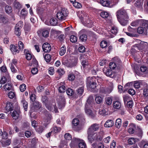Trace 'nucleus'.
I'll return each mask as SVG.
<instances>
[{"mask_svg": "<svg viewBox=\"0 0 148 148\" xmlns=\"http://www.w3.org/2000/svg\"><path fill=\"white\" fill-rule=\"evenodd\" d=\"M116 16L121 25L125 26L128 23L129 17L126 10L123 8L118 10L116 12Z\"/></svg>", "mask_w": 148, "mask_h": 148, "instance_id": "obj_1", "label": "nucleus"}, {"mask_svg": "<svg viewBox=\"0 0 148 148\" xmlns=\"http://www.w3.org/2000/svg\"><path fill=\"white\" fill-rule=\"evenodd\" d=\"M78 15L84 25L88 27H92L93 23L88 18V16L87 14L84 12L81 11Z\"/></svg>", "mask_w": 148, "mask_h": 148, "instance_id": "obj_2", "label": "nucleus"}, {"mask_svg": "<svg viewBox=\"0 0 148 148\" xmlns=\"http://www.w3.org/2000/svg\"><path fill=\"white\" fill-rule=\"evenodd\" d=\"M41 101L45 105L46 108L49 110L55 113H57L58 110L56 106L54 105H51L50 101L48 100L47 96H42Z\"/></svg>", "mask_w": 148, "mask_h": 148, "instance_id": "obj_3", "label": "nucleus"}, {"mask_svg": "<svg viewBox=\"0 0 148 148\" xmlns=\"http://www.w3.org/2000/svg\"><path fill=\"white\" fill-rule=\"evenodd\" d=\"M98 78L93 76L89 77L87 78V86L89 89H94L97 87L98 85L97 82H98Z\"/></svg>", "mask_w": 148, "mask_h": 148, "instance_id": "obj_4", "label": "nucleus"}, {"mask_svg": "<svg viewBox=\"0 0 148 148\" xmlns=\"http://www.w3.org/2000/svg\"><path fill=\"white\" fill-rule=\"evenodd\" d=\"M119 0H100V3L103 6L109 8L112 7L116 5Z\"/></svg>", "mask_w": 148, "mask_h": 148, "instance_id": "obj_5", "label": "nucleus"}, {"mask_svg": "<svg viewBox=\"0 0 148 148\" xmlns=\"http://www.w3.org/2000/svg\"><path fill=\"white\" fill-rule=\"evenodd\" d=\"M68 12L64 8L62 9L61 12H58L56 15L58 19L60 20H65L67 16Z\"/></svg>", "mask_w": 148, "mask_h": 148, "instance_id": "obj_6", "label": "nucleus"}, {"mask_svg": "<svg viewBox=\"0 0 148 148\" xmlns=\"http://www.w3.org/2000/svg\"><path fill=\"white\" fill-rule=\"evenodd\" d=\"M99 129V126L98 124L97 123L92 124L88 130V134H94V132L98 130Z\"/></svg>", "mask_w": 148, "mask_h": 148, "instance_id": "obj_7", "label": "nucleus"}, {"mask_svg": "<svg viewBox=\"0 0 148 148\" xmlns=\"http://www.w3.org/2000/svg\"><path fill=\"white\" fill-rule=\"evenodd\" d=\"M148 44L146 42H144V41H141L140 43L138 45V47L139 49L142 52L143 54L146 53L147 54V52H146L147 49H148Z\"/></svg>", "mask_w": 148, "mask_h": 148, "instance_id": "obj_8", "label": "nucleus"}, {"mask_svg": "<svg viewBox=\"0 0 148 148\" xmlns=\"http://www.w3.org/2000/svg\"><path fill=\"white\" fill-rule=\"evenodd\" d=\"M88 58V56L87 54H82L80 56V59L81 61V64L83 67H85L88 64L87 59Z\"/></svg>", "mask_w": 148, "mask_h": 148, "instance_id": "obj_9", "label": "nucleus"}, {"mask_svg": "<svg viewBox=\"0 0 148 148\" xmlns=\"http://www.w3.org/2000/svg\"><path fill=\"white\" fill-rule=\"evenodd\" d=\"M62 64L67 67L72 68L75 66L77 62L75 60L71 61V60H64L62 61Z\"/></svg>", "mask_w": 148, "mask_h": 148, "instance_id": "obj_10", "label": "nucleus"}, {"mask_svg": "<svg viewBox=\"0 0 148 148\" xmlns=\"http://www.w3.org/2000/svg\"><path fill=\"white\" fill-rule=\"evenodd\" d=\"M103 72L107 76L113 78L115 76L114 72L110 69L105 68L103 69Z\"/></svg>", "mask_w": 148, "mask_h": 148, "instance_id": "obj_11", "label": "nucleus"}, {"mask_svg": "<svg viewBox=\"0 0 148 148\" xmlns=\"http://www.w3.org/2000/svg\"><path fill=\"white\" fill-rule=\"evenodd\" d=\"M86 33L87 31L85 29H82L79 33V34L81 35L79 37V39L82 42H85L87 39L86 35L84 34H86Z\"/></svg>", "mask_w": 148, "mask_h": 148, "instance_id": "obj_12", "label": "nucleus"}, {"mask_svg": "<svg viewBox=\"0 0 148 148\" xmlns=\"http://www.w3.org/2000/svg\"><path fill=\"white\" fill-rule=\"evenodd\" d=\"M80 139L73 138L72 139L71 143L70 144V146L71 148H77V144L79 142Z\"/></svg>", "mask_w": 148, "mask_h": 148, "instance_id": "obj_13", "label": "nucleus"}, {"mask_svg": "<svg viewBox=\"0 0 148 148\" xmlns=\"http://www.w3.org/2000/svg\"><path fill=\"white\" fill-rule=\"evenodd\" d=\"M92 106H89L88 104L85 105V112L86 114L92 117H94L95 116V113H93L90 109V108Z\"/></svg>", "mask_w": 148, "mask_h": 148, "instance_id": "obj_14", "label": "nucleus"}, {"mask_svg": "<svg viewBox=\"0 0 148 148\" xmlns=\"http://www.w3.org/2000/svg\"><path fill=\"white\" fill-rule=\"evenodd\" d=\"M38 34L39 36L42 34L43 37L47 38L49 36V32L46 29H41L38 32Z\"/></svg>", "mask_w": 148, "mask_h": 148, "instance_id": "obj_15", "label": "nucleus"}, {"mask_svg": "<svg viewBox=\"0 0 148 148\" xmlns=\"http://www.w3.org/2000/svg\"><path fill=\"white\" fill-rule=\"evenodd\" d=\"M42 49L43 51L45 52H49L51 50V47L49 43L46 42L43 45Z\"/></svg>", "mask_w": 148, "mask_h": 148, "instance_id": "obj_16", "label": "nucleus"}, {"mask_svg": "<svg viewBox=\"0 0 148 148\" xmlns=\"http://www.w3.org/2000/svg\"><path fill=\"white\" fill-rule=\"evenodd\" d=\"M41 107V105L40 103L36 101V102L33 103L32 109L34 111L36 112L39 110Z\"/></svg>", "mask_w": 148, "mask_h": 148, "instance_id": "obj_17", "label": "nucleus"}, {"mask_svg": "<svg viewBox=\"0 0 148 148\" xmlns=\"http://www.w3.org/2000/svg\"><path fill=\"white\" fill-rule=\"evenodd\" d=\"M10 49L14 54H15L19 52V50L18 49V47L14 45L10 46Z\"/></svg>", "mask_w": 148, "mask_h": 148, "instance_id": "obj_18", "label": "nucleus"}, {"mask_svg": "<svg viewBox=\"0 0 148 148\" xmlns=\"http://www.w3.org/2000/svg\"><path fill=\"white\" fill-rule=\"evenodd\" d=\"M94 98L92 96H90L87 99L86 105L88 104L89 106H92L94 104Z\"/></svg>", "mask_w": 148, "mask_h": 148, "instance_id": "obj_19", "label": "nucleus"}, {"mask_svg": "<svg viewBox=\"0 0 148 148\" xmlns=\"http://www.w3.org/2000/svg\"><path fill=\"white\" fill-rule=\"evenodd\" d=\"M11 113L12 116L14 119L16 120L18 119L20 116V112L19 111L14 110Z\"/></svg>", "mask_w": 148, "mask_h": 148, "instance_id": "obj_20", "label": "nucleus"}, {"mask_svg": "<svg viewBox=\"0 0 148 148\" xmlns=\"http://www.w3.org/2000/svg\"><path fill=\"white\" fill-rule=\"evenodd\" d=\"M45 118L44 121L46 124H48L50 122V121L51 119L52 116L48 112L46 113L45 114Z\"/></svg>", "mask_w": 148, "mask_h": 148, "instance_id": "obj_21", "label": "nucleus"}, {"mask_svg": "<svg viewBox=\"0 0 148 148\" xmlns=\"http://www.w3.org/2000/svg\"><path fill=\"white\" fill-rule=\"evenodd\" d=\"M135 6L139 10H142L143 3L140 1H137L134 3Z\"/></svg>", "mask_w": 148, "mask_h": 148, "instance_id": "obj_22", "label": "nucleus"}, {"mask_svg": "<svg viewBox=\"0 0 148 148\" xmlns=\"http://www.w3.org/2000/svg\"><path fill=\"white\" fill-rule=\"evenodd\" d=\"M114 124V122L112 120H108L105 123L104 126L106 127H109L112 126Z\"/></svg>", "mask_w": 148, "mask_h": 148, "instance_id": "obj_23", "label": "nucleus"}, {"mask_svg": "<svg viewBox=\"0 0 148 148\" xmlns=\"http://www.w3.org/2000/svg\"><path fill=\"white\" fill-rule=\"evenodd\" d=\"M113 107L116 109H119L121 106V104L120 101H116L113 102Z\"/></svg>", "mask_w": 148, "mask_h": 148, "instance_id": "obj_24", "label": "nucleus"}, {"mask_svg": "<svg viewBox=\"0 0 148 148\" xmlns=\"http://www.w3.org/2000/svg\"><path fill=\"white\" fill-rule=\"evenodd\" d=\"M100 91L101 92L105 94H109L111 92V91L108 88L104 87L101 88Z\"/></svg>", "mask_w": 148, "mask_h": 148, "instance_id": "obj_25", "label": "nucleus"}, {"mask_svg": "<svg viewBox=\"0 0 148 148\" xmlns=\"http://www.w3.org/2000/svg\"><path fill=\"white\" fill-rule=\"evenodd\" d=\"M78 148H86V143L83 140L80 139L78 143Z\"/></svg>", "mask_w": 148, "mask_h": 148, "instance_id": "obj_26", "label": "nucleus"}, {"mask_svg": "<svg viewBox=\"0 0 148 148\" xmlns=\"http://www.w3.org/2000/svg\"><path fill=\"white\" fill-rule=\"evenodd\" d=\"M21 103L23 105L24 109L25 111H27V110L28 103L24 99H22L21 100Z\"/></svg>", "mask_w": 148, "mask_h": 148, "instance_id": "obj_27", "label": "nucleus"}, {"mask_svg": "<svg viewBox=\"0 0 148 148\" xmlns=\"http://www.w3.org/2000/svg\"><path fill=\"white\" fill-rule=\"evenodd\" d=\"M79 123V120L77 118L74 119L72 121L73 128L75 129Z\"/></svg>", "mask_w": 148, "mask_h": 148, "instance_id": "obj_28", "label": "nucleus"}, {"mask_svg": "<svg viewBox=\"0 0 148 148\" xmlns=\"http://www.w3.org/2000/svg\"><path fill=\"white\" fill-rule=\"evenodd\" d=\"M61 129L60 127L56 126L53 127L51 129V132L53 133H56L59 132L61 130Z\"/></svg>", "mask_w": 148, "mask_h": 148, "instance_id": "obj_29", "label": "nucleus"}, {"mask_svg": "<svg viewBox=\"0 0 148 148\" xmlns=\"http://www.w3.org/2000/svg\"><path fill=\"white\" fill-rule=\"evenodd\" d=\"M14 8L18 10L22 7V5L19 2L16 1H14Z\"/></svg>", "mask_w": 148, "mask_h": 148, "instance_id": "obj_30", "label": "nucleus"}, {"mask_svg": "<svg viewBox=\"0 0 148 148\" xmlns=\"http://www.w3.org/2000/svg\"><path fill=\"white\" fill-rule=\"evenodd\" d=\"M3 87L5 91L10 90L12 88V85L10 84L7 83L5 84Z\"/></svg>", "mask_w": 148, "mask_h": 148, "instance_id": "obj_31", "label": "nucleus"}, {"mask_svg": "<svg viewBox=\"0 0 148 148\" xmlns=\"http://www.w3.org/2000/svg\"><path fill=\"white\" fill-rule=\"evenodd\" d=\"M5 11L7 13L9 14L12 12V10L11 6L7 5L5 7Z\"/></svg>", "mask_w": 148, "mask_h": 148, "instance_id": "obj_32", "label": "nucleus"}, {"mask_svg": "<svg viewBox=\"0 0 148 148\" xmlns=\"http://www.w3.org/2000/svg\"><path fill=\"white\" fill-rule=\"evenodd\" d=\"M12 108V103L10 102H8L7 103L6 105V106L5 107V109L7 111V112H9L11 110Z\"/></svg>", "mask_w": 148, "mask_h": 148, "instance_id": "obj_33", "label": "nucleus"}, {"mask_svg": "<svg viewBox=\"0 0 148 148\" xmlns=\"http://www.w3.org/2000/svg\"><path fill=\"white\" fill-rule=\"evenodd\" d=\"M66 47L65 46L62 47L60 49L59 53L61 56H63L66 53Z\"/></svg>", "mask_w": 148, "mask_h": 148, "instance_id": "obj_34", "label": "nucleus"}, {"mask_svg": "<svg viewBox=\"0 0 148 148\" xmlns=\"http://www.w3.org/2000/svg\"><path fill=\"white\" fill-rule=\"evenodd\" d=\"M140 70L142 72H144L145 74L148 73V67L143 66L140 68Z\"/></svg>", "mask_w": 148, "mask_h": 148, "instance_id": "obj_35", "label": "nucleus"}, {"mask_svg": "<svg viewBox=\"0 0 148 148\" xmlns=\"http://www.w3.org/2000/svg\"><path fill=\"white\" fill-rule=\"evenodd\" d=\"M65 105V99L64 97L62 98V101L61 102L59 103V108L60 109L63 108Z\"/></svg>", "mask_w": 148, "mask_h": 148, "instance_id": "obj_36", "label": "nucleus"}, {"mask_svg": "<svg viewBox=\"0 0 148 148\" xmlns=\"http://www.w3.org/2000/svg\"><path fill=\"white\" fill-rule=\"evenodd\" d=\"M10 140L9 139L6 140L2 141L1 142L2 145L3 147L8 146L10 145Z\"/></svg>", "mask_w": 148, "mask_h": 148, "instance_id": "obj_37", "label": "nucleus"}, {"mask_svg": "<svg viewBox=\"0 0 148 148\" xmlns=\"http://www.w3.org/2000/svg\"><path fill=\"white\" fill-rule=\"evenodd\" d=\"M24 52L25 53L26 59L28 60H31L32 57L31 54L28 53V51L26 49H25Z\"/></svg>", "mask_w": 148, "mask_h": 148, "instance_id": "obj_38", "label": "nucleus"}, {"mask_svg": "<svg viewBox=\"0 0 148 148\" xmlns=\"http://www.w3.org/2000/svg\"><path fill=\"white\" fill-rule=\"evenodd\" d=\"M115 125L116 127L119 128L121 125V120L120 119H117L115 122Z\"/></svg>", "mask_w": 148, "mask_h": 148, "instance_id": "obj_39", "label": "nucleus"}, {"mask_svg": "<svg viewBox=\"0 0 148 148\" xmlns=\"http://www.w3.org/2000/svg\"><path fill=\"white\" fill-rule=\"evenodd\" d=\"M145 29H144V28L143 27H140L138 28L137 31L138 33L140 34H147V33H145Z\"/></svg>", "mask_w": 148, "mask_h": 148, "instance_id": "obj_40", "label": "nucleus"}, {"mask_svg": "<svg viewBox=\"0 0 148 148\" xmlns=\"http://www.w3.org/2000/svg\"><path fill=\"white\" fill-rule=\"evenodd\" d=\"M45 60L47 62H49L51 60V55L48 54L45 55V56L43 55Z\"/></svg>", "mask_w": 148, "mask_h": 148, "instance_id": "obj_41", "label": "nucleus"}, {"mask_svg": "<svg viewBox=\"0 0 148 148\" xmlns=\"http://www.w3.org/2000/svg\"><path fill=\"white\" fill-rule=\"evenodd\" d=\"M57 72L58 73L59 75H60L59 79L62 76V75L64 74L65 73V71L64 69H62L59 68L57 70Z\"/></svg>", "mask_w": 148, "mask_h": 148, "instance_id": "obj_42", "label": "nucleus"}, {"mask_svg": "<svg viewBox=\"0 0 148 148\" xmlns=\"http://www.w3.org/2000/svg\"><path fill=\"white\" fill-rule=\"evenodd\" d=\"M100 15L103 18H106L108 16L109 14L107 12L103 11L101 13Z\"/></svg>", "mask_w": 148, "mask_h": 148, "instance_id": "obj_43", "label": "nucleus"}, {"mask_svg": "<svg viewBox=\"0 0 148 148\" xmlns=\"http://www.w3.org/2000/svg\"><path fill=\"white\" fill-rule=\"evenodd\" d=\"M50 24L53 26L56 25L57 23V20L55 18H52L51 19L50 21Z\"/></svg>", "mask_w": 148, "mask_h": 148, "instance_id": "obj_44", "label": "nucleus"}, {"mask_svg": "<svg viewBox=\"0 0 148 148\" xmlns=\"http://www.w3.org/2000/svg\"><path fill=\"white\" fill-rule=\"evenodd\" d=\"M136 139L133 138H130L128 140V142L130 145H132L136 143Z\"/></svg>", "mask_w": 148, "mask_h": 148, "instance_id": "obj_45", "label": "nucleus"}, {"mask_svg": "<svg viewBox=\"0 0 148 148\" xmlns=\"http://www.w3.org/2000/svg\"><path fill=\"white\" fill-rule=\"evenodd\" d=\"M143 26H144V28L145 29V33H147V30L148 28V21H144L143 23Z\"/></svg>", "mask_w": 148, "mask_h": 148, "instance_id": "obj_46", "label": "nucleus"}, {"mask_svg": "<svg viewBox=\"0 0 148 148\" xmlns=\"http://www.w3.org/2000/svg\"><path fill=\"white\" fill-rule=\"evenodd\" d=\"M64 138L66 140H69L72 139V136L69 133H66L64 134Z\"/></svg>", "mask_w": 148, "mask_h": 148, "instance_id": "obj_47", "label": "nucleus"}, {"mask_svg": "<svg viewBox=\"0 0 148 148\" xmlns=\"http://www.w3.org/2000/svg\"><path fill=\"white\" fill-rule=\"evenodd\" d=\"M66 93L68 95L71 96L73 94L74 91L71 88H68L66 90Z\"/></svg>", "mask_w": 148, "mask_h": 148, "instance_id": "obj_48", "label": "nucleus"}, {"mask_svg": "<svg viewBox=\"0 0 148 148\" xmlns=\"http://www.w3.org/2000/svg\"><path fill=\"white\" fill-rule=\"evenodd\" d=\"M95 101L97 103L100 104L102 101V99L100 96H97L95 98Z\"/></svg>", "mask_w": 148, "mask_h": 148, "instance_id": "obj_49", "label": "nucleus"}, {"mask_svg": "<svg viewBox=\"0 0 148 148\" xmlns=\"http://www.w3.org/2000/svg\"><path fill=\"white\" fill-rule=\"evenodd\" d=\"M109 66L110 69H114L116 67V65L115 62H111L110 63Z\"/></svg>", "mask_w": 148, "mask_h": 148, "instance_id": "obj_50", "label": "nucleus"}, {"mask_svg": "<svg viewBox=\"0 0 148 148\" xmlns=\"http://www.w3.org/2000/svg\"><path fill=\"white\" fill-rule=\"evenodd\" d=\"M75 77L74 74L73 73H70L68 75V78L69 81H72L75 79Z\"/></svg>", "mask_w": 148, "mask_h": 148, "instance_id": "obj_51", "label": "nucleus"}, {"mask_svg": "<svg viewBox=\"0 0 148 148\" xmlns=\"http://www.w3.org/2000/svg\"><path fill=\"white\" fill-rule=\"evenodd\" d=\"M23 26V22L21 21H20L16 25L15 28H18V29H21Z\"/></svg>", "mask_w": 148, "mask_h": 148, "instance_id": "obj_52", "label": "nucleus"}, {"mask_svg": "<svg viewBox=\"0 0 148 148\" xmlns=\"http://www.w3.org/2000/svg\"><path fill=\"white\" fill-rule=\"evenodd\" d=\"M70 40L73 43L76 42L77 40V38L74 35H71L70 37Z\"/></svg>", "mask_w": 148, "mask_h": 148, "instance_id": "obj_53", "label": "nucleus"}, {"mask_svg": "<svg viewBox=\"0 0 148 148\" xmlns=\"http://www.w3.org/2000/svg\"><path fill=\"white\" fill-rule=\"evenodd\" d=\"M118 29L116 27H113L111 30V32L113 34H116L118 32Z\"/></svg>", "mask_w": 148, "mask_h": 148, "instance_id": "obj_54", "label": "nucleus"}, {"mask_svg": "<svg viewBox=\"0 0 148 148\" xmlns=\"http://www.w3.org/2000/svg\"><path fill=\"white\" fill-rule=\"evenodd\" d=\"M99 114L103 116H105L107 114L106 111L105 109H100L99 110Z\"/></svg>", "mask_w": 148, "mask_h": 148, "instance_id": "obj_55", "label": "nucleus"}, {"mask_svg": "<svg viewBox=\"0 0 148 148\" xmlns=\"http://www.w3.org/2000/svg\"><path fill=\"white\" fill-rule=\"evenodd\" d=\"M28 12L25 9H23L21 12V14L22 16L25 17L27 15Z\"/></svg>", "mask_w": 148, "mask_h": 148, "instance_id": "obj_56", "label": "nucleus"}, {"mask_svg": "<svg viewBox=\"0 0 148 148\" xmlns=\"http://www.w3.org/2000/svg\"><path fill=\"white\" fill-rule=\"evenodd\" d=\"M84 87L82 86L78 88L77 90L78 94L82 95L84 91Z\"/></svg>", "mask_w": 148, "mask_h": 148, "instance_id": "obj_57", "label": "nucleus"}, {"mask_svg": "<svg viewBox=\"0 0 148 148\" xmlns=\"http://www.w3.org/2000/svg\"><path fill=\"white\" fill-rule=\"evenodd\" d=\"M106 103L108 105H110L111 104L112 101V99L111 97H109L105 99Z\"/></svg>", "mask_w": 148, "mask_h": 148, "instance_id": "obj_58", "label": "nucleus"}, {"mask_svg": "<svg viewBox=\"0 0 148 148\" xmlns=\"http://www.w3.org/2000/svg\"><path fill=\"white\" fill-rule=\"evenodd\" d=\"M140 83L138 81L134 82V86L136 89H138L140 87Z\"/></svg>", "mask_w": 148, "mask_h": 148, "instance_id": "obj_59", "label": "nucleus"}, {"mask_svg": "<svg viewBox=\"0 0 148 148\" xmlns=\"http://www.w3.org/2000/svg\"><path fill=\"white\" fill-rule=\"evenodd\" d=\"M20 29H18V28H15V34L18 36H20L21 33Z\"/></svg>", "mask_w": 148, "mask_h": 148, "instance_id": "obj_60", "label": "nucleus"}, {"mask_svg": "<svg viewBox=\"0 0 148 148\" xmlns=\"http://www.w3.org/2000/svg\"><path fill=\"white\" fill-rule=\"evenodd\" d=\"M65 87L64 86H62L59 87L58 90L60 92L63 93L65 92Z\"/></svg>", "mask_w": 148, "mask_h": 148, "instance_id": "obj_61", "label": "nucleus"}, {"mask_svg": "<svg viewBox=\"0 0 148 148\" xmlns=\"http://www.w3.org/2000/svg\"><path fill=\"white\" fill-rule=\"evenodd\" d=\"M124 101L125 103L127 102L130 100L131 98L127 95H124L123 96Z\"/></svg>", "mask_w": 148, "mask_h": 148, "instance_id": "obj_62", "label": "nucleus"}, {"mask_svg": "<svg viewBox=\"0 0 148 148\" xmlns=\"http://www.w3.org/2000/svg\"><path fill=\"white\" fill-rule=\"evenodd\" d=\"M10 68L11 71L13 73H15L17 72V70L15 68L14 66L12 64H10Z\"/></svg>", "mask_w": 148, "mask_h": 148, "instance_id": "obj_63", "label": "nucleus"}, {"mask_svg": "<svg viewBox=\"0 0 148 148\" xmlns=\"http://www.w3.org/2000/svg\"><path fill=\"white\" fill-rule=\"evenodd\" d=\"M107 45V42L105 41H102L100 43V46L102 48H105Z\"/></svg>", "mask_w": 148, "mask_h": 148, "instance_id": "obj_64", "label": "nucleus"}]
</instances>
